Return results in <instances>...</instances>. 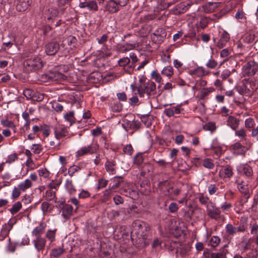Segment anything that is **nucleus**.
<instances>
[{
    "label": "nucleus",
    "mask_w": 258,
    "mask_h": 258,
    "mask_svg": "<svg viewBox=\"0 0 258 258\" xmlns=\"http://www.w3.org/2000/svg\"><path fill=\"white\" fill-rule=\"evenodd\" d=\"M178 209V205L175 203H171L169 206V210L171 213H175Z\"/></svg>",
    "instance_id": "62"
},
{
    "label": "nucleus",
    "mask_w": 258,
    "mask_h": 258,
    "mask_svg": "<svg viewBox=\"0 0 258 258\" xmlns=\"http://www.w3.org/2000/svg\"><path fill=\"white\" fill-rule=\"evenodd\" d=\"M238 188L239 191L245 196L246 199L249 198L250 194L247 185L239 184H238Z\"/></svg>",
    "instance_id": "25"
},
{
    "label": "nucleus",
    "mask_w": 258,
    "mask_h": 258,
    "mask_svg": "<svg viewBox=\"0 0 258 258\" xmlns=\"http://www.w3.org/2000/svg\"><path fill=\"white\" fill-rule=\"evenodd\" d=\"M31 150L35 154H39L42 150V146L39 144H34L32 146Z\"/></svg>",
    "instance_id": "51"
},
{
    "label": "nucleus",
    "mask_w": 258,
    "mask_h": 258,
    "mask_svg": "<svg viewBox=\"0 0 258 258\" xmlns=\"http://www.w3.org/2000/svg\"><path fill=\"white\" fill-rule=\"evenodd\" d=\"M56 198L55 191L52 190H47L46 191V199L47 201H52Z\"/></svg>",
    "instance_id": "34"
},
{
    "label": "nucleus",
    "mask_w": 258,
    "mask_h": 258,
    "mask_svg": "<svg viewBox=\"0 0 258 258\" xmlns=\"http://www.w3.org/2000/svg\"><path fill=\"white\" fill-rule=\"evenodd\" d=\"M62 215L66 219H69L73 213V207L71 205L66 204L63 206L62 209Z\"/></svg>",
    "instance_id": "20"
},
{
    "label": "nucleus",
    "mask_w": 258,
    "mask_h": 258,
    "mask_svg": "<svg viewBox=\"0 0 258 258\" xmlns=\"http://www.w3.org/2000/svg\"><path fill=\"white\" fill-rule=\"evenodd\" d=\"M77 40L75 37L69 36L63 38L61 45L63 46L67 45L71 47L72 46L74 47H75V44L77 43Z\"/></svg>",
    "instance_id": "22"
},
{
    "label": "nucleus",
    "mask_w": 258,
    "mask_h": 258,
    "mask_svg": "<svg viewBox=\"0 0 258 258\" xmlns=\"http://www.w3.org/2000/svg\"><path fill=\"white\" fill-rule=\"evenodd\" d=\"M44 232V227L40 225L39 226L36 227L32 231V233L33 235H35L36 237L37 236H40V235L42 234Z\"/></svg>",
    "instance_id": "35"
},
{
    "label": "nucleus",
    "mask_w": 258,
    "mask_h": 258,
    "mask_svg": "<svg viewBox=\"0 0 258 258\" xmlns=\"http://www.w3.org/2000/svg\"><path fill=\"white\" fill-rule=\"evenodd\" d=\"M120 10V7L115 0H109L106 2L104 6V11L110 14L117 13Z\"/></svg>",
    "instance_id": "8"
},
{
    "label": "nucleus",
    "mask_w": 258,
    "mask_h": 258,
    "mask_svg": "<svg viewBox=\"0 0 258 258\" xmlns=\"http://www.w3.org/2000/svg\"><path fill=\"white\" fill-rule=\"evenodd\" d=\"M168 195H173L174 196H177L179 194L180 192V189L179 188H168L167 189Z\"/></svg>",
    "instance_id": "52"
},
{
    "label": "nucleus",
    "mask_w": 258,
    "mask_h": 258,
    "mask_svg": "<svg viewBox=\"0 0 258 258\" xmlns=\"http://www.w3.org/2000/svg\"><path fill=\"white\" fill-rule=\"evenodd\" d=\"M244 174L247 176H250L252 175V170L251 168L249 166H245L243 168Z\"/></svg>",
    "instance_id": "55"
},
{
    "label": "nucleus",
    "mask_w": 258,
    "mask_h": 258,
    "mask_svg": "<svg viewBox=\"0 0 258 258\" xmlns=\"http://www.w3.org/2000/svg\"><path fill=\"white\" fill-rule=\"evenodd\" d=\"M47 77L51 81L61 82L66 80L67 77L57 71H49Z\"/></svg>",
    "instance_id": "11"
},
{
    "label": "nucleus",
    "mask_w": 258,
    "mask_h": 258,
    "mask_svg": "<svg viewBox=\"0 0 258 258\" xmlns=\"http://www.w3.org/2000/svg\"><path fill=\"white\" fill-rule=\"evenodd\" d=\"M254 124V121L251 118H247L245 121V125L247 128L253 127Z\"/></svg>",
    "instance_id": "57"
},
{
    "label": "nucleus",
    "mask_w": 258,
    "mask_h": 258,
    "mask_svg": "<svg viewBox=\"0 0 258 258\" xmlns=\"http://www.w3.org/2000/svg\"><path fill=\"white\" fill-rule=\"evenodd\" d=\"M189 5L184 3H180L173 9V12L175 15H179L185 12L188 9Z\"/></svg>",
    "instance_id": "16"
},
{
    "label": "nucleus",
    "mask_w": 258,
    "mask_h": 258,
    "mask_svg": "<svg viewBox=\"0 0 258 258\" xmlns=\"http://www.w3.org/2000/svg\"><path fill=\"white\" fill-rule=\"evenodd\" d=\"M130 62V58L127 57L121 58L118 61L119 66L120 67H125L126 65L128 64Z\"/></svg>",
    "instance_id": "49"
},
{
    "label": "nucleus",
    "mask_w": 258,
    "mask_h": 258,
    "mask_svg": "<svg viewBox=\"0 0 258 258\" xmlns=\"http://www.w3.org/2000/svg\"><path fill=\"white\" fill-rule=\"evenodd\" d=\"M98 147L96 144L92 143L88 146L83 147L77 152V157H81L87 154H93L97 152Z\"/></svg>",
    "instance_id": "6"
},
{
    "label": "nucleus",
    "mask_w": 258,
    "mask_h": 258,
    "mask_svg": "<svg viewBox=\"0 0 258 258\" xmlns=\"http://www.w3.org/2000/svg\"><path fill=\"white\" fill-rule=\"evenodd\" d=\"M233 173L232 168L230 166H226L220 170L219 175L224 178H230Z\"/></svg>",
    "instance_id": "17"
},
{
    "label": "nucleus",
    "mask_w": 258,
    "mask_h": 258,
    "mask_svg": "<svg viewBox=\"0 0 258 258\" xmlns=\"http://www.w3.org/2000/svg\"><path fill=\"white\" fill-rule=\"evenodd\" d=\"M80 169L79 167L77 166H71L68 171V173L70 176H73L76 172H77Z\"/></svg>",
    "instance_id": "56"
},
{
    "label": "nucleus",
    "mask_w": 258,
    "mask_h": 258,
    "mask_svg": "<svg viewBox=\"0 0 258 258\" xmlns=\"http://www.w3.org/2000/svg\"><path fill=\"white\" fill-rule=\"evenodd\" d=\"M216 126L215 123L213 122H210L204 126V129L206 131L213 132L216 130Z\"/></svg>",
    "instance_id": "37"
},
{
    "label": "nucleus",
    "mask_w": 258,
    "mask_h": 258,
    "mask_svg": "<svg viewBox=\"0 0 258 258\" xmlns=\"http://www.w3.org/2000/svg\"><path fill=\"white\" fill-rule=\"evenodd\" d=\"M137 46H138V45L136 43L131 44V43H126L124 44L122 46V48H123V52L128 51L130 50H132V49L135 48V47H136Z\"/></svg>",
    "instance_id": "38"
},
{
    "label": "nucleus",
    "mask_w": 258,
    "mask_h": 258,
    "mask_svg": "<svg viewBox=\"0 0 258 258\" xmlns=\"http://www.w3.org/2000/svg\"><path fill=\"white\" fill-rule=\"evenodd\" d=\"M1 123L6 127H9L12 128H15V125L12 121L8 120V119L2 120Z\"/></svg>",
    "instance_id": "45"
},
{
    "label": "nucleus",
    "mask_w": 258,
    "mask_h": 258,
    "mask_svg": "<svg viewBox=\"0 0 258 258\" xmlns=\"http://www.w3.org/2000/svg\"><path fill=\"white\" fill-rule=\"evenodd\" d=\"M52 107L56 111H61L63 110V106L58 102H53Z\"/></svg>",
    "instance_id": "48"
},
{
    "label": "nucleus",
    "mask_w": 258,
    "mask_h": 258,
    "mask_svg": "<svg viewBox=\"0 0 258 258\" xmlns=\"http://www.w3.org/2000/svg\"><path fill=\"white\" fill-rule=\"evenodd\" d=\"M74 115V112L70 111L69 113H66L64 116L65 119L70 122V125L74 122L75 117Z\"/></svg>",
    "instance_id": "32"
},
{
    "label": "nucleus",
    "mask_w": 258,
    "mask_h": 258,
    "mask_svg": "<svg viewBox=\"0 0 258 258\" xmlns=\"http://www.w3.org/2000/svg\"><path fill=\"white\" fill-rule=\"evenodd\" d=\"M133 229L131 232V237L133 239L135 236L139 242L146 246L149 244V238L150 228L144 222L136 221L133 223Z\"/></svg>",
    "instance_id": "1"
},
{
    "label": "nucleus",
    "mask_w": 258,
    "mask_h": 258,
    "mask_svg": "<svg viewBox=\"0 0 258 258\" xmlns=\"http://www.w3.org/2000/svg\"><path fill=\"white\" fill-rule=\"evenodd\" d=\"M13 227V225L12 224L8 223V224H5L2 227L1 233V235L3 237H6L7 235H8L10 231L11 230V229Z\"/></svg>",
    "instance_id": "24"
},
{
    "label": "nucleus",
    "mask_w": 258,
    "mask_h": 258,
    "mask_svg": "<svg viewBox=\"0 0 258 258\" xmlns=\"http://www.w3.org/2000/svg\"><path fill=\"white\" fill-rule=\"evenodd\" d=\"M24 95L27 99H31L33 97L34 92L30 89H26L24 91Z\"/></svg>",
    "instance_id": "59"
},
{
    "label": "nucleus",
    "mask_w": 258,
    "mask_h": 258,
    "mask_svg": "<svg viewBox=\"0 0 258 258\" xmlns=\"http://www.w3.org/2000/svg\"><path fill=\"white\" fill-rule=\"evenodd\" d=\"M208 192L210 195H212L216 193L218 190V188L215 184H210L208 186Z\"/></svg>",
    "instance_id": "58"
},
{
    "label": "nucleus",
    "mask_w": 258,
    "mask_h": 258,
    "mask_svg": "<svg viewBox=\"0 0 258 258\" xmlns=\"http://www.w3.org/2000/svg\"><path fill=\"white\" fill-rule=\"evenodd\" d=\"M166 36L165 30L161 27L157 28L151 35L152 41L155 43H162Z\"/></svg>",
    "instance_id": "4"
},
{
    "label": "nucleus",
    "mask_w": 258,
    "mask_h": 258,
    "mask_svg": "<svg viewBox=\"0 0 258 258\" xmlns=\"http://www.w3.org/2000/svg\"><path fill=\"white\" fill-rule=\"evenodd\" d=\"M230 39L229 34L226 31H224L220 39L218 41L217 46L219 48H222L226 46V43L229 41Z\"/></svg>",
    "instance_id": "19"
},
{
    "label": "nucleus",
    "mask_w": 258,
    "mask_h": 258,
    "mask_svg": "<svg viewBox=\"0 0 258 258\" xmlns=\"http://www.w3.org/2000/svg\"><path fill=\"white\" fill-rule=\"evenodd\" d=\"M59 49V44L56 41L48 43L45 45V52L47 55H54Z\"/></svg>",
    "instance_id": "9"
},
{
    "label": "nucleus",
    "mask_w": 258,
    "mask_h": 258,
    "mask_svg": "<svg viewBox=\"0 0 258 258\" xmlns=\"http://www.w3.org/2000/svg\"><path fill=\"white\" fill-rule=\"evenodd\" d=\"M217 64V62L215 60L213 59H210L206 64V66L210 69H214L216 67Z\"/></svg>",
    "instance_id": "64"
},
{
    "label": "nucleus",
    "mask_w": 258,
    "mask_h": 258,
    "mask_svg": "<svg viewBox=\"0 0 258 258\" xmlns=\"http://www.w3.org/2000/svg\"><path fill=\"white\" fill-rule=\"evenodd\" d=\"M226 252L225 250H223L222 251L215 253L213 252V258H226Z\"/></svg>",
    "instance_id": "41"
},
{
    "label": "nucleus",
    "mask_w": 258,
    "mask_h": 258,
    "mask_svg": "<svg viewBox=\"0 0 258 258\" xmlns=\"http://www.w3.org/2000/svg\"><path fill=\"white\" fill-rule=\"evenodd\" d=\"M207 215L212 219L217 220L220 217L221 211L213 202L207 205Z\"/></svg>",
    "instance_id": "7"
},
{
    "label": "nucleus",
    "mask_w": 258,
    "mask_h": 258,
    "mask_svg": "<svg viewBox=\"0 0 258 258\" xmlns=\"http://www.w3.org/2000/svg\"><path fill=\"white\" fill-rule=\"evenodd\" d=\"M13 0H0V10L5 8L7 5H10Z\"/></svg>",
    "instance_id": "61"
},
{
    "label": "nucleus",
    "mask_w": 258,
    "mask_h": 258,
    "mask_svg": "<svg viewBox=\"0 0 258 258\" xmlns=\"http://www.w3.org/2000/svg\"><path fill=\"white\" fill-rule=\"evenodd\" d=\"M220 242V239L219 237L214 236L210 240V244L212 247L217 246Z\"/></svg>",
    "instance_id": "40"
},
{
    "label": "nucleus",
    "mask_w": 258,
    "mask_h": 258,
    "mask_svg": "<svg viewBox=\"0 0 258 258\" xmlns=\"http://www.w3.org/2000/svg\"><path fill=\"white\" fill-rule=\"evenodd\" d=\"M258 70V64L254 61H249L243 68L244 76H252Z\"/></svg>",
    "instance_id": "5"
},
{
    "label": "nucleus",
    "mask_w": 258,
    "mask_h": 258,
    "mask_svg": "<svg viewBox=\"0 0 258 258\" xmlns=\"http://www.w3.org/2000/svg\"><path fill=\"white\" fill-rule=\"evenodd\" d=\"M56 230H49L46 233V237L51 242H53L55 239Z\"/></svg>",
    "instance_id": "30"
},
{
    "label": "nucleus",
    "mask_w": 258,
    "mask_h": 258,
    "mask_svg": "<svg viewBox=\"0 0 258 258\" xmlns=\"http://www.w3.org/2000/svg\"><path fill=\"white\" fill-rule=\"evenodd\" d=\"M227 124L232 130L236 131L239 124V119L233 116H228L227 119Z\"/></svg>",
    "instance_id": "15"
},
{
    "label": "nucleus",
    "mask_w": 258,
    "mask_h": 258,
    "mask_svg": "<svg viewBox=\"0 0 258 258\" xmlns=\"http://www.w3.org/2000/svg\"><path fill=\"white\" fill-rule=\"evenodd\" d=\"M41 208L43 213L46 214L47 213H50L52 211L53 206H51L47 202H43L41 204Z\"/></svg>",
    "instance_id": "26"
},
{
    "label": "nucleus",
    "mask_w": 258,
    "mask_h": 258,
    "mask_svg": "<svg viewBox=\"0 0 258 258\" xmlns=\"http://www.w3.org/2000/svg\"><path fill=\"white\" fill-rule=\"evenodd\" d=\"M124 123L122 124L126 130L128 128L137 130L140 128L141 123L138 120H134L133 121L124 120Z\"/></svg>",
    "instance_id": "14"
},
{
    "label": "nucleus",
    "mask_w": 258,
    "mask_h": 258,
    "mask_svg": "<svg viewBox=\"0 0 258 258\" xmlns=\"http://www.w3.org/2000/svg\"><path fill=\"white\" fill-rule=\"evenodd\" d=\"M171 109L173 110V115L175 117H177L176 115L180 114L181 111L183 110V109L181 108L180 105L172 106Z\"/></svg>",
    "instance_id": "44"
},
{
    "label": "nucleus",
    "mask_w": 258,
    "mask_h": 258,
    "mask_svg": "<svg viewBox=\"0 0 258 258\" xmlns=\"http://www.w3.org/2000/svg\"><path fill=\"white\" fill-rule=\"evenodd\" d=\"M244 147L238 142L235 143L232 146L233 153L235 155H243L244 154Z\"/></svg>",
    "instance_id": "21"
},
{
    "label": "nucleus",
    "mask_w": 258,
    "mask_h": 258,
    "mask_svg": "<svg viewBox=\"0 0 258 258\" xmlns=\"http://www.w3.org/2000/svg\"><path fill=\"white\" fill-rule=\"evenodd\" d=\"M143 158L141 154H138L134 157V163L138 166L140 165L143 162Z\"/></svg>",
    "instance_id": "42"
},
{
    "label": "nucleus",
    "mask_w": 258,
    "mask_h": 258,
    "mask_svg": "<svg viewBox=\"0 0 258 258\" xmlns=\"http://www.w3.org/2000/svg\"><path fill=\"white\" fill-rule=\"evenodd\" d=\"M65 252V249L63 247H58L52 249L51 252V256L54 257L59 256Z\"/></svg>",
    "instance_id": "27"
},
{
    "label": "nucleus",
    "mask_w": 258,
    "mask_h": 258,
    "mask_svg": "<svg viewBox=\"0 0 258 258\" xmlns=\"http://www.w3.org/2000/svg\"><path fill=\"white\" fill-rule=\"evenodd\" d=\"M227 233L229 235H234L236 232V228L232 224H228L226 226Z\"/></svg>",
    "instance_id": "36"
},
{
    "label": "nucleus",
    "mask_w": 258,
    "mask_h": 258,
    "mask_svg": "<svg viewBox=\"0 0 258 258\" xmlns=\"http://www.w3.org/2000/svg\"><path fill=\"white\" fill-rule=\"evenodd\" d=\"M21 208V203L19 202H18L13 205L12 208L10 209V211L12 214L14 215L19 211Z\"/></svg>",
    "instance_id": "31"
},
{
    "label": "nucleus",
    "mask_w": 258,
    "mask_h": 258,
    "mask_svg": "<svg viewBox=\"0 0 258 258\" xmlns=\"http://www.w3.org/2000/svg\"><path fill=\"white\" fill-rule=\"evenodd\" d=\"M235 135L239 137L241 139H245L246 135L245 130L243 128H241L238 131H235Z\"/></svg>",
    "instance_id": "50"
},
{
    "label": "nucleus",
    "mask_w": 258,
    "mask_h": 258,
    "mask_svg": "<svg viewBox=\"0 0 258 258\" xmlns=\"http://www.w3.org/2000/svg\"><path fill=\"white\" fill-rule=\"evenodd\" d=\"M19 188L22 191H25L27 189L32 186V182L29 179H26L24 182L18 185Z\"/></svg>",
    "instance_id": "28"
},
{
    "label": "nucleus",
    "mask_w": 258,
    "mask_h": 258,
    "mask_svg": "<svg viewBox=\"0 0 258 258\" xmlns=\"http://www.w3.org/2000/svg\"><path fill=\"white\" fill-rule=\"evenodd\" d=\"M21 189H20L19 188V186L17 187H15L13 190L12 196L13 199H16L18 198L20 195V191Z\"/></svg>",
    "instance_id": "60"
},
{
    "label": "nucleus",
    "mask_w": 258,
    "mask_h": 258,
    "mask_svg": "<svg viewBox=\"0 0 258 258\" xmlns=\"http://www.w3.org/2000/svg\"><path fill=\"white\" fill-rule=\"evenodd\" d=\"M66 187L67 190H68V191L70 194L73 193L75 190L72 180H67L66 181Z\"/></svg>",
    "instance_id": "39"
},
{
    "label": "nucleus",
    "mask_w": 258,
    "mask_h": 258,
    "mask_svg": "<svg viewBox=\"0 0 258 258\" xmlns=\"http://www.w3.org/2000/svg\"><path fill=\"white\" fill-rule=\"evenodd\" d=\"M151 75H152V78L155 79V80L157 82H158V83L161 82V81L162 80V78L160 76V74L159 73H158L156 71H153Z\"/></svg>",
    "instance_id": "63"
},
{
    "label": "nucleus",
    "mask_w": 258,
    "mask_h": 258,
    "mask_svg": "<svg viewBox=\"0 0 258 258\" xmlns=\"http://www.w3.org/2000/svg\"><path fill=\"white\" fill-rule=\"evenodd\" d=\"M34 246L38 251L42 250L46 244V240L45 238L40 236H37L34 240Z\"/></svg>",
    "instance_id": "18"
},
{
    "label": "nucleus",
    "mask_w": 258,
    "mask_h": 258,
    "mask_svg": "<svg viewBox=\"0 0 258 258\" xmlns=\"http://www.w3.org/2000/svg\"><path fill=\"white\" fill-rule=\"evenodd\" d=\"M16 9L19 12H24L30 5L31 0H16Z\"/></svg>",
    "instance_id": "13"
},
{
    "label": "nucleus",
    "mask_w": 258,
    "mask_h": 258,
    "mask_svg": "<svg viewBox=\"0 0 258 258\" xmlns=\"http://www.w3.org/2000/svg\"><path fill=\"white\" fill-rule=\"evenodd\" d=\"M115 163L114 161L107 160L105 164L106 171L113 174L115 170Z\"/></svg>",
    "instance_id": "23"
},
{
    "label": "nucleus",
    "mask_w": 258,
    "mask_h": 258,
    "mask_svg": "<svg viewBox=\"0 0 258 258\" xmlns=\"http://www.w3.org/2000/svg\"><path fill=\"white\" fill-rule=\"evenodd\" d=\"M123 151L124 154L131 155L133 152V148L131 144L127 145L123 147Z\"/></svg>",
    "instance_id": "46"
},
{
    "label": "nucleus",
    "mask_w": 258,
    "mask_h": 258,
    "mask_svg": "<svg viewBox=\"0 0 258 258\" xmlns=\"http://www.w3.org/2000/svg\"><path fill=\"white\" fill-rule=\"evenodd\" d=\"M79 7L81 9L87 8L90 11H97L98 10V7L97 2L93 0L85 1L84 2H81Z\"/></svg>",
    "instance_id": "12"
},
{
    "label": "nucleus",
    "mask_w": 258,
    "mask_h": 258,
    "mask_svg": "<svg viewBox=\"0 0 258 258\" xmlns=\"http://www.w3.org/2000/svg\"><path fill=\"white\" fill-rule=\"evenodd\" d=\"M43 64L42 60L38 56L32 57L24 62L25 68L28 71L39 70L42 68Z\"/></svg>",
    "instance_id": "3"
},
{
    "label": "nucleus",
    "mask_w": 258,
    "mask_h": 258,
    "mask_svg": "<svg viewBox=\"0 0 258 258\" xmlns=\"http://www.w3.org/2000/svg\"><path fill=\"white\" fill-rule=\"evenodd\" d=\"M213 89L211 88H207L202 91L200 94V98L201 99H204L210 93L213 91Z\"/></svg>",
    "instance_id": "43"
},
{
    "label": "nucleus",
    "mask_w": 258,
    "mask_h": 258,
    "mask_svg": "<svg viewBox=\"0 0 258 258\" xmlns=\"http://www.w3.org/2000/svg\"><path fill=\"white\" fill-rule=\"evenodd\" d=\"M161 74L167 77H171L173 74V68L171 66H167L163 68L161 72Z\"/></svg>",
    "instance_id": "29"
},
{
    "label": "nucleus",
    "mask_w": 258,
    "mask_h": 258,
    "mask_svg": "<svg viewBox=\"0 0 258 258\" xmlns=\"http://www.w3.org/2000/svg\"><path fill=\"white\" fill-rule=\"evenodd\" d=\"M121 179V177H115L114 179H113L114 183L112 184V185L110 187L111 189H114L117 188L119 186L120 183L121 181L120 180Z\"/></svg>",
    "instance_id": "54"
},
{
    "label": "nucleus",
    "mask_w": 258,
    "mask_h": 258,
    "mask_svg": "<svg viewBox=\"0 0 258 258\" xmlns=\"http://www.w3.org/2000/svg\"><path fill=\"white\" fill-rule=\"evenodd\" d=\"M198 199L200 203L202 205H207L209 204V203H212V202L210 201V199L209 197L207 196H204L203 195H201L199 197Z\"/></svg>",
    "instance_id": "33"
},
{
    "label": "nucleus",
    "mask_w": 258,
    "mask_h": 258,
    "mask_svg": "<svg viewBox=\"0 0 258 258\" xmlns=\"http://www.w3.org/2000/svg\"><path fill=\"white\" fill-rule=\"evenodd\" d=\"M134 91L137 89L138 93L140 97H144L145 94L148 96V98L151 96L154 95L156 92V84L153 82L148 80L146 81L145 79L141 78L139 80V84L137 87L132 85Z\"/></svg>",
    "instance_id": "2"
},
{
    "label": "nucleus",
    "mask_w": 258,
    "mask_h": 258,
    "mask_svg": "<svg viewBox=\"0 0 258 258\" xmlns=\"http://www.w3.org/2000/svg\"><path fill=\"white\" fill-rule=\"evenodd\" d=\"M203 166L206 168L212 169L214 167V164L210 159L206 158L204 160Z\"/></svg>",
    "instance_id": "47"
},
{
    "label": "nucleus",
    "mask_w": 258,
    "mask_h": 258,
    "mask_svg": "<svg viewBox=\"0 0 258 258\" xmlns=\"http://www.w3.org/2000/svg\"><path fill=\"white\" fill-rule=\"evenodd\" d=\"M18 159V156L16 153H13L8 156V158L6 161V163H11Z\"/></svg>",
    "instance_id": "53"
},
{
    "label": "nucleus",
    "mask_w": 258,
    "mask_h": 258,
    "mask_svg": "<svg viewBox=\"0 0 258 258\" xmlns=\"http://www.w3.org/2000/svg\"><path fill=\"white\" fill-rule=\"evenodd\" d=\"M55 137L57 140H60L65 137L68 134L67 128L63 125H58L54 129Z\"/></svg>",
    "instance_id": "10"
}]
</instances>
